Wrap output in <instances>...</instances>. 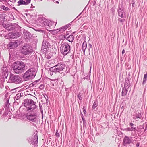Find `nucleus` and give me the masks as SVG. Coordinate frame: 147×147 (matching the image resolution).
Returning <instances> with one entry per match:
<instances>
[{"label":"nucleus","instance_id":"obj_1","mask_svg":"<svg viewBox=\"0 0 147 147\" xmlns=\"http://www.w3.org/2000/svg\"><path fill=\"white\" fill-rule=\"evenodd\" d=\"M27 67L22 61L15 62L12 66L13 70L16 74H21L27 69Z\"/></svg>","mask_w":147,"mask_h":147},{"label":"nucleus","instance_id":"obj_2","mask_svg":"<svg viewBox=\"0 0 147 147\" xmlns=\"http://www.w3.org/2000/svg\"><path fill=\"white\" fill-rule=\"evenodd\" d=\"M36 75L35 69L33 68L28 70L24 74L23 78L25 81L32 80Z\"/></svg>","mask_w":147,"mask_h":147},{"label":"nucleus","instance_id":"obj_3","mask_svg":"<svg viewBox=\"0 0 147 147\" xmlns=\"http://www.w3.org/2000/svg\"><path fill=\"white\" fill-rule=\"evenodd\" d=\"M65 67V66L64 64L59 63L55 66L51 67L50 68V70L55 72H59L62 71Z\"/></svg>","mask_w":147,"mask_h":147},{"label":"nucleus","instance_id":"obj_4","mask_svg":"<svg viewBox=\"0 0 147 147\" xmlns=\"http://www.w3.org/2000/svg\"><path fill=\"white\" fill-rule=\"evenodd\" d=\"M61 53L64 55H67L70 51V46L67 43H63L60 47Z\"/></svg>","mask_w":147,"mask_h":147},{"label":"nucleus","instance_id":"obj_5","mask_svg":"<svg viewBox=\"0 0 147 147\" xmlns=\"http://www.w3.org/2000/svg\"><path fill=\"white\" fill-rule=\"evenodd\" d=\"M10 80L16 84H19L21 82V78L19 76L14 75H11L10 77Z\"/></svg>","mask_w":147,"mask_h":147},{"label":"nucleus","instance_id":"obj_6","mask_svg":"<svg viewBox=\"0 0 147 147\" xmlns=\"http://www.w3.org/2000/svg\"><path fill=\"white\" fill-rule=\"evenodd\" d=\"M33 105H34V102L32 100L26 99L24 101V106L26 107H28L30 110L32 109V108H30Z\"/></svg>","mask_w":147,"mask_h":147},{"label":"nucleus","instance_id":"obj_7","mask_svg":"<svg viewBox=\"0 0 147 147\" xmlns=\"http://www.w3.org/2000/svg\"><path fill=\"white\" fill-rule=\"evenodd\" d=\"M20 44V41L18 40L13 41L9 44V47L10 49L14 48L17 47Z\"/></svg>","mask_w":147,"mask_h":147},{"label":"nucleus","instance_id":"obj_8","mask_svg":"<svg viewBox=\"0 0 147 147\" xmlns=\"http://www.w3.org/2000/svg\"><path fill=\"white\" fill-rule=\"evenodd\" d=\"M21 52L24 55H27L29 54V53L31 51L30 50L28 49L26 47L24 46H23L21 49Z\"/></svg>","mask_w":147,"mask_h":147},{"label":"nucleus","instance_id":"obj_9","mask_svg":"<svg viewBox=\"0 0 147 147\" xmlns=\"http://www.w3.org/2000/svg\"><path fill=\"white\" fill-rule=\"evenodd\" d=\"M123 142L125 145L126 144H130L131 141L128 137L125 136L123 140Z\"/></svg>","mask_w":147,"mask_h":147},{"label":"nucleus","instance_id":"obj_10","mask_svg":"<svg viewBox=\"0 0 147 147\" xmlns=\"http://www.w3.org/2000/svg\"><path fill=\"white\" fill-rule=\"evenodd\" d=\"M37 116L35 115L30 114L27 117V119L32 121H34L36 119Z\"/></svg>","mask_w":147,"mask_h":147},{"label":"nucleus","instance_id":"obj_11","mask_svg":"<svg viewBox=\"0 0 147 147\" xmlns=\"http://www.w3.org/2000/svg\"><path fill=\"white\" fill-rule=\"evenodd\" d=\"M87 47V43L86 41L83 42L82 45V49L84 52H85Z\"/></svg>","mask_w":147,"mask_h":147},{"label":"nucleus","instance_id":"obj_12","mask_svg":"<svg viewBox=\"0 0 147 147\" xmlns=\"http://www.w3.org/2000/svg\"><path fill=\"white\" fill-rule=\"evenodd\" d=\"M11 36V38L14 39L17 38L20 35L17 32L16 33L12 34Z\"/></svg>","mask_w":147,"mask_h":147},{"label":"nucleus","instance_id":"obj_13","mask_svg":"<svg viewBox=\"0 0 147 147\" xmlns=\"http://www.w3.org/2000/svg\"><path fill=\"white\" fill-rule=\"evenodd\" d=\"M74 36L73 35H70L67 37V40L70 42H72L74 40Z\"/></svg>","mask_w":147,"mask_h":147},{"label":"nucleus","instance_id":"obj_14","mask_svg":"<svg viewBox=\"0 0 147 147\" xmlns=\"http://www.w3.org/2000/svg\"><path fill=\"white\" fill-rule=\"evenodd\" d=\"M18 5H27L26 2L23 0H20L18 2Z\"/></svg>","mask_w":147,"mask_h":147},{"label":"nucleus","instance_id":"obj_15","mask_svg":"<svg viewBox=\"0 0 147 147\" xmlns=\"http://www.w3.org/2000/svg\"><path fill=\"white\" fill-rule=\"evenodd\" d=\"M119 16L121 18H123V11L121 9L119 10L118 11Z\"/></svg>","mask_w":147,"mask_h":147},{"label":"nucleus","instance_id":"obj_16","mask_svg":"<svg viewBox=\"0 0 147 147\" xmlns=\"http://www.w3.org/2000/svg\"><path fill=\"white\" fill-rule=\"evenodd\" d=\"M147 74H145L144 75L143 80V81L142 84H144L146 82V81L147 80Z\"/></svg>","mask_w":147,"mask_h":147},{"label":"nucleus","instance_id":"obj_17","mask_svg":"<svg viewBox=\"0 0 147 147\" xmlns=\"http://www.w3.org/2000/svg\"><path fill=\"white\" fill-rule=\"evenodd\" d=\"M126 130L127 131H132L133 130H136V128L133 127L131 128H126Z\"/></svg>","mask_w":147,"mask_h":147},{"label":"nucleus","instance_id":"obj_18","mask_svg":"<svg viewBox=\"0 0 147 147\" xmlns=\"http://www.w3.org/2000/svg\"><path fill=\"white\" fill-rule=\"evenodd\" d=\"M98 102L97 101L94 102L92 106L93 109H94L98 106Z\"/></svg>","mask_w":147,"mask_h":147},{"label":"nucleus","instance_id":"obj_19","mask_svg":"<svg viewBox=\"0 0 147 147\" xmlns=\"http://www.w3.org/2000/svg\"><path fill=\"white\" fill-rule=\"evenodd\" d=\"M67 28V26H65L61 28H60L59 29L60 30H59L58 32L60 31L61 29H62L63 30V31H65V30H66V29Z\"/></svg>","mask_w":147,"mask_h":147},{"label":"nucleus","instance_id":"obj_20","mask_svg":"<svg viewBox=\"0 0 147 147\" xmlns=\"http://www.w3.org/2000/svg\"><path fill=\"white\" fill-rule=\"evenodd\" d=\"M118 20L120 22H122L124 21H125V20L124 19H122L120 18H119L118 19Z\"/></svg>","mask_w":147,"mask_h":147},{"label":"nucleus","instance_id":"obj_21","mask_svg":"<svg viewBox=\"0 0 147 147\" xmlns=\"http://www.w3.org/2000/svg\"><path fill=\"white\" fill-rule=\"evenodd\" d=\"M80 93H79V94L77 96V97L78 98H79V99L80 100H81L82 99V97L81 96V95H80Z\"/></svg>","mask_w":147,"mask_h":147},{"label":"nucleus","instance_id":"obj_22","mask_svg":"<svg viewBox=\"0 0 147 147\" xmlns=\"http://www.w3.org/2000/svg\"><path fill=\"white\" fill-rule=\"evenodd\" d=\"M3 9L5 10H7L8 9V8L7 7H5L4 6H3Z\"/></svg>","mask_w":147,"mask_h":147},{"label":"nucleus","instance_id":"obj_23","mask_svg":"<svg viewBox=\"0 0 147 147\" xmlns=\"http://www.w3.org/2000/svg\"><path fill=\"white\" fill-rule=\"evenodd\" d=\"M140 143L139 142H137L136 144V147H140Z\"/></svg>","mask_w":147,"mask_h":147},{"label":"nucleus","instance_id":"obj_24","mask_svg":"<svg viewBox=\"0 0 147 147\" xmlns=\"http://www.w3.org/2000/svg\"><path fill=\"white\" fill-rule=\"evenodd\" d=\"M83 112L84 114H86V111L84 109V108L83 109Z\"/></svg>","mask_w":147,"mask_h":147},{"label":"nucleus","instance_id":"obj_25","mask_svg":"<svg viewBox=\"0 0 147 147\" xmlns=\"http://www.w3.org/2000/svg\"><path fill=\"white\" fill-rule=\"evenodd\" d=\"M125 50H124V49H123V50H122V54L123 55V54L125 53Z\"/></svg>","mask_w":147,"mask_h":147},{"label":"nucleus","instance_id":"obj_26","mask_svg":"<svg viewBox=\"0 0 147 147\" xmlns=\"http://www.w3.org/2000/svg\"><path fill=\"white\" fill-rule=\"evenodd\" d=\"M44 87V86L43 85H41L40 86V87L39 88H43Z\"/></svg>","mask_w":147,"mask_h":147},{"label":"nucleus","instance_id":"obj_27","mask_svg":"<svg viewBox=\"0 0 147 147\" xmlns=\"http://www.w3.org/2000/svg\"><path fill=\"white\" fill-rule=\"evenodd\" d=\"M134 125V124L132 123H130V125L132 126Z\"/></svg>","mask_w":147,"mask_h":147},{"label":"nucleus","instance_id":"obj_28","mask_svg":"<svg viewBox=\"0 0 147 147\" xmlns=\"http://www.w3.org/2000/svg\"><path fill=\"white\" fill-rule=\"evenodd\" d=\"M88 45L91 48H92V45L90 43Z\"/></svg>","mask_w":147,"mask_h":147},{"label":"nucleus","instance_id":"obj_29","mask_svg":"<svg viewBox=\"0 0 147 147\" xmlns=\"http://www.w3.org/2000/svg\"><path fill=\"white\" fill-rule=\"evenodd\" d=\"M121 95H122V96H124V94H123V91H122Z\"/></svg>","mask_w":147,"mask_h":147},{"label":"nucleus","instance_id":"obj_30","mask_svg":"<svg viewBox=\"0 0 147 147\" xmlns=\"http://www.w3.org/2000/svg\"><path fill=\"white\" fill-rule=\"evenodd\" d=\"M56 3H59V2L58 1H56Z\"/></svg>","mask_w":147,"mask_h":147}]
</instances>
